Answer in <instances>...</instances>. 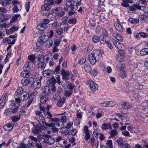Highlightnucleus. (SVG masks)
Here are the masks:
<instances>
[{"instance_id": "nucleus-1", "label": "nucleus", "mask_w": 148, "mask_h": 148, "mask_svg": "<svg viewBox=\"0 0 148 148\" xmlns=\"http://www.w3.org/2000/svg\"><path fill=\"white\" fill-rule=\"evenodd\" d=\"M49 22V20L47 19H42L41 23L38 25L37 26V29L40 30L42 31L43 30L42 29L47 28V25Z\"/></svg>"}, {"instance_id": "nucleus-2", "label": "nucleus", "mask_w": 148, "mask_h": 148, "mask_svg": "<svg viewBox=\"0 0 148 148\" xmlns=\"http://www.w3.org/2000/svg\"><path fill=\"white\" fill-rule=\"evenodd\" d=\"M38 65V67L41 69H44L46 66V63L44 62V57L43 56H41L39 57Z\"/></svg>"}, {"instance_id": "nucleus-3", "label": "nucleus", "mask_w": 148, "mask_h": 148, "mask_svg": "<svg viewBox=\"0 0 148 148\" xmlns=\"http://www.w3.org/2000/svg\"><path fill=\"white\" fill-rule=\"evenodd\" d=\"M103 53V51L102 50H95L93 51V53L91 54H92V55L95 58L99 60Z\"/></svg>"}, {"instance_id": "nucleus-4", "label": "nucleus", "mask_w": 148, "mask_h": 148, "mask_svg": "<svg viewBox=\"0 0 148 148\" xmlns=\"http://www.w3.org/2000/svg\"><path fill=\"white\" fill-rule=\"evenodd\" d=\"M88 83L91 90L93 91H96L98 88V86L91 79L88 80Z\"/></svg>"}, {"instance_id": "nucleus-5", "label": "nucleus", "mask_w": 148, "mask_h": 148, "mask_svg": "<svg viewBox=\"0 0 148 148\" xmlns=\"http://www.w3.org/2000/svg\"><path fill=\"white\" fill-rule=\"evenodd\" d=\"M52 12L53 13L57 14L60 16H62L64 14V12L61 8L60 7L55 8L52 10Z\"/></svg>"}, {"instance_id": "nucleus-6", "label": "nucleus", "mask_w": 148, "mask_h": 148, "mask_svg": "<svg viewBox=\"0 0 148 148\" xmlns=\"http://www.w3.org/2000/svg\"><path fill=\"white\" fill-rule=\"evenodd\" d=\"M83 132L84 134V138L88 141L90 138V132L88 130V127L86 125H85L83 127Z\"/></svg>"}, {"instance_id": "nucleus-7", "label": "nucleus", "mask_w": 148, "mask_h": 148, "mask_svg": "<svg viewBox=\"0 0 148 148\" xmlns=\"http://www.w3.org/2000/svg\"><path fill=\"white\" fill-rule=\"evenodd\" d=\"M120 23L119 19L117 18L116 21H114V26L117 31L120 32H121L123 31V28Z\"/></svg>"}, {"instance_id": "nucleus-8", "label": "nucleus", "mask_w": 148, "mask_h": 148, "mask_svg": "<svg viewBox=\"0 0 148 148\" xmlns=\"http://www.w3.org/2000/svg\"><path fill=\"white\" fill-rule=\"evenodd\" d=\"M36 120L42 127H44L43 126L46 125L47 123L45 122V119H44L43 116H37Z\"/></svg>"}, {"instance_id": "nucleus-9", "label": "nucleus", "mask_w": 148, "mask_h": 148, "mask_svg": "<svg viewBox=\"0 0 148 148\" xmlns=\"http://www.w3.org/2000/svg\"><path fill=\"white\" fill-rule=\"evenodd\" d=\"M121 105L122 108L126 110L131 109L132 107L131 104L127 101L122 102Z\"/></svg>"}, {"instance_id": "nucleus-10", "label": "nucleus", "mask_w": 148, "mask_h": 148, "mask_svg": "<svg viewBox=\"0 0 148 148\" xmlns=\"http://www.w3.org/2000/svg\"><path fill=\"white\" fill-rule=\"evenodd\" d=\"M34 128L32 130V133L35 134H37L38 133H40L43 127H42L41 126L40 127H39L35 124H33Z\"/></svg>"}, {"instance_id": "nucleus-11", "label": "nucleus", "mask_w": 148, "mask_h": 148, "mask_svg": "<svg viewBox=\"0 0 148 148\" xmlns=\"http://www.w3.org/2000/svg\"><path fill=\"white\" fill-rule=\"evenodd\" d=\"M113 42L115 46L119 50L124 49L125 47V46L123 44L113 38Z\"/></svg>"}, {"instance_id": "nucleus-12", "label": "nucleus", "mask_w": 148, "mask_h": 148, "mask_svg": "<svg viewBox=\"0 0 148 148\" xmlns=\"http://www.w3.org/2000/svg\"><path fill=\"white\" fill-rule=\"evenodd\" d=\"M13 124L8 123L4 125L3 127V128L4 130L9 131H10L13 129Z\"/></svg>"}, {"instance_id": "nucleus-13", "label": "nucleus", "mask_w": 148, "mask_h": 148, "mask_svg": "<svg viewBox=\"0 0 148 148\" xmlns=\"http://www.w3.org/2000/svg\"><path fill=\"white\" fill-rule=\"evenodd\" d=\"M31 75V73L29 71L27 70L23 71L21 73V77L24 78L29 77Z\"/></svg>"}, {"instance_id": "nucleus-14", "label": "nucleus", "mask_w": 148, "mask_h": 148, "mask_svg": "<svg viewBox=\"0 0 148 148\" xmlns=\"http://www.w3.org/2000/svg\"><path fill=\"white\" fill-rule=\"evenodd\" d=\"M42 90V93L45 95H48L51 92L50 88L47 86L43 87Z\"/></svg>"}, {"instance_id": "nucleus-15", "label": "nucleus", "mask_w": 148, "mask_h": 148, "mask_svg": "<svg viewBox=\"0 0 148 148\" xmlns=\"http://www.w3.org/2000/svg\"><path fill=\"white\" fill-rule=\"evenodd\" d=\"M122 69L121 68H118V67H117V70L119 71H120L119 73L120 77L122 78L125 79L127 77L126 71L125 70L122 71Z\"/></svg>"}, {"instance_id": "nucleus-16", "label": "nucleus", "mask_w": 148, "mask_h": 148, "mask_svg": "<svg viewBox=\"0 0 148 148\" xmlns=\"http://www.w3.org/2000/svg\"><path fill=\"white\" fill-rule=\"evenodd\" d=\"M88 60L90 63L92 64H94L97 62L99 61L95 58L92 55V54H90L88 55Z\"/></svg>"}, {"instance_id": "nucleus-17", "label": "nucleus", "mask_w": 148, "mask_h": 148, "mask_svg": "<svg viewBox=\"0 0 148 148\" xmlns=\"http://www.w3.org/2000/svg\"><path fill=\"white\" fill-rule=\"evenodd\" d=\"M101 128L103 130H106L109 129H112V127L110 123H104L102 125Z\"/></svg>"}, {"instance_id": "nucleus-18", "label": "nucleus", "mask_w": 148, "mask_h": 148, "mask_svg": "<svg viewBox=\"0 0 148 148\" xmlns=\"http://www.w3.org/2000/svg\"><path fill=\"white\" fill-rule=\"evenodd\" d=\"M56 82V79L53 77L48 80L47 83L49 86H51L54 85Z\"/></svg>"}, {"instance_id": "nucleus-19", "label": "nucleus", "mask_w": 148, "mask_h": 148, "mask_svg": "<svg viewBox=\"0 0 148 148\" xmlns=\"http://www.w3.org/2000/svg\"><path fill=\"white\" fill-rule=\"evenodd\" d=\"M18 29V28L17 27L13 26L10 29V30L6 31V33L8 34H12L14 33L15 31L17 30Z\"/></svg>"}, {"instance_id": "nucleus-20", "label": "nucleus", "mask_w": 148, "mask_h": 148, "mask_svg": "<svg viewBox=\"0 0 148 148\" xmlns=\"http://www.w3.org/2000/svg\"><path fill=\"white\" fill-rule=\"evenodd\" d=\"M15 40H13L11 42V38H7L3 39V42L4 43H8V44H14L15 43Z\"/></svg>"}, {"instance_id": "nucleus-21", "label": "nucleus", "mask_w": 148, "mask_h": 148, "mask_svg": "<svg viewBox=\"0 0 148 148\" xmlns=\"http://www.w3.org/2000/svg\"><path fill=\"white\" fill-rule=\"evenodd\" d=\"M38 142L42 146L46 145L48 142V139H45L43 138H41L39 139Z\"/></svg>"}, {"instance_id": "nucleus-22", "label": "nucleus", "mask_w": 148, "mask_h": 148, "mask_svg": "<svg viewBox=\"0 0 148 148\" xmlns=\"http://www.w3.org/2000/svg\"><path fill=\"white\" fill-rule=\"evenodd\" d=\"M115 141L119 146L122 145L124 143L123 138L121 137L116 138H115Z\"/></svg>"}, {"instance_id": "nucleus-23", "label": "nucleus", "mask_w": 148, "mask_h": 148, "mask_svg": "<svg viewBox=\"0 0 148 148\" xmlns=\"http://www.w3.org/2000/svg\"><path fill=\"white\" fill-rule=\"evenodd\" d=\"M44 3L45 5L41 7V9L42 11L48 10L51 8V4Z\"/></svg>"}, {"instance_id": "nucleus-24", "label": "nucleus", "mask_w": 148, "mask_h": 148, "mask_svg": "<svg viewBox=\"0 0 148 148\" xmlns=\"http://www.w3.org/2000/svg\"><path fill=\"white\" fill-rule=\"evenodd\" d=\"M30 79H33L30 78L27 79H22L21 81V83L23 86H26L29 83V81Z\"/></svg>"}, {"instance_id": "nucleus-25", "label": "nucleus", "mask_w": 148, "mask_h": 148, "mask_svg": "<svg viewBox=\"0 0 148 148\" xmlns=\"http://www.w3.org/2000/svg\"><path fill=\"white\" fill-rule=\"evenodd\" d=\"M84 69L85 71L88 73H90L91 72V68L90 64H86L84 66Z\"/></svg>"}, {"instance_id": "nucleus-26", "label": "nucleus", "mask_w": 148, "mask_h": 148, "mask_svg": "<svg viewBox=\"0 0 148 148\" xmlns=\"http://www.w3.org/2000/svg\"><path fill=\"white\" fill-rule=\"evenodd\" d=\"M142 56H145L148 54V48H146L142 49L140 52Z\"/></svg>"}, {"instance_id": "nucleus-27", "label": "nucleus", "mask_w": 148, "mask_h": 148, "mask_svg": "<svg viewBox=\"0 0 148 148\" xmlns=\"http://www.w3.org/2000/svg\"><path fill=\"white\" fill-rule=\"evenodd\" d=\"M65 99L64 98H60L57 103V105L60 107H62L64 104Z\"/></svg>"}, {"instance_id": "nucleus-28", "label": "nucleus", "mask_w": 148, "mask_h": 148, "mask_svg": "<svg viewBox=\"0 0 148 148\" xmlns=\"http://www.w3.org/2000/svg\"><path fill=\"white\" fill-rule=\"evenodd\" d=\"M16 102L14 103H11V106H14V107H18L19 106V103L20 102V99L19 98L15 99Z\"/></svg>"}, {"instance_id": "nucleus-29", "label": "nucleus", "mask_w": 148, "mask_h": 148, "mask_svg": "<svg viewBox=\"0 0 148 148\" xmlns=\"http://www.w3.org/2000/svg\"><path fill=\"white\" fill-rule=\"evenodd\" d=\"M137 4L140 5L142 7H143L147 5L146 2L143 0H140L138 1Z\"/></svg>"}, {"instance_id": "nucleus-30", "label": "nucleus", "mask_w": 148, "mask_h": 148, "mask_svg": "<svg viewBox=\"0 0 148 148\" xmlns=\"http://www.w3.org/2000/svg\"><path fill=\"white\" fill-rule=\"evenodd\" d=\"M51 74V71L50 70H45L43 72V75L45 77H47L48 76H49Z\"/></svg>"}, {"instance_id": "nucleus-31", "label": "nucleus", "mask_w": 148, "mask_h": 148, "mask_svg": "<svg viewBox=\"0 0 148 148\" xmlns=\"http://www.w3.org/2000/svg\"><path fill=\"white\" fill-rule=\"evenodd\" d=\"M116 59L118 61L123 62L124 60V56L121 54H119L116 56Z\"/></svg>"}, {"instance_id": "nucleus-32", "label": "nucleus", "mask_w": 148, "mask_h": 148, "mask_svg": "<svg viewBox=\"0 0 148 148\" xmlns=\"http://www.w3.org/2000/svg\"><path fill=\"white\" fill-rule=\"evenodd\" d=\"M48 97L46 96H43L40 98V102L42 103H45L47 100Z\"/></svg>"}, {"instance_id": "nucleus-33", "label": "nucleus", "mask_w": 148, "mask_h": 148, "mask_svg": "<svg viewBox=\"0 0 148 148\" xmlns=\"http://www.w3.org/2000/svg\"><path fill=\"white\" fill-rule=\"evenodd\" d=\"M129 22L132 24L138 23H139V19L138 18L135 19L132 18H130L129 19Z\"/></svg>"}, {"instance_id": "nucleus-34", "label": "nucleus", "mask_w": 148, "mask_h": 148, "mask_svg": "<svg viewBox=\"0 0 148 148\" xmlns=\"http://www.w3.org/2000/svg\"><path fill=\"white\" fill-rule=\"evenodd\" d=\"M45 45L48 48L51 47L53 44V41L51 39H49Z\"/></svg>"}, {"instance_id": "nucleus-35", "label": "nucleus", "mask_w": 148, "mask_h": 148, "mask_svg": "<svg viewBox=\"0 0 148 148\" xmlns=\"http://www.w3.org/2000/svg\"><path fill=\"white\" fill-rule=\"evenodd\" d=\"M40 110L42 111L44 114H45V112H46L48 110H49V108L47 107H46L45 106L44 107L43 106H42L41 104H40Z\"/></svg>"}, {"instance_id": "nucleus-36", "label": "nucleus", "mask_w": 148, "mask_h": 148, "mask_svg": "<svg viewBox=\"0 0 148 148\" xmlns=\"http://www.w3.org/2000/svg\"><path fill=\"white\" fill-rule=\"evenodd\" d=\"M25 92H23V89L22 87H19L18 88L16 92L17 95H22Z\"/></svg>"}, {"instance_id": "nucleus-37", "label": "nucleus", "mask_w": 148, "mask_h": 148, "mask_svg": "<svg viewBox=\"0 0 148 148\" xmlns=\"http://www.w3.org/2000/svg\"><path fill=\"white\" fill-rule=\"evenodd\" d=\"M49 39V36L46 35L42 36V38L40 40H41L42 42L44 43L47 42Z\"/></svg>"}, {"instance_id": "nucleus-38", "label": "nucleus", "mask_w": 148, "mask_h": 148, "mask_svg": "<svg viewBox=\"0 0 148 148\" xmlns=\"http://www.w3.org/2000/svg\"><path fill=\"white\" fill-rule=\"evenodd\" d=\"M20 14H16L14 15L12 19L11 20V22L14 23L16 22L18 18L20 16Z\"/></svg>"}, {"instance_id": "nucleus-39", "label": "nucleus", "mask_w": 148, "mask_h": 148, "mask_svg": "<svg viewBox=\"0 0 148 148\" xmlns=\"http://www.w3.org/2000/svg\"><path fill=\"white\" fill-rule=\"evenodd\" d=\"M32 66V63L29 61H28L25 65L24 67L25 68L27 69H29Z\"/></svg>"}, {"instance_id": "nucleus-40", "label": "nucleus", "mask_w": 148, "mask_h": 148, "mask_svg": "<svg viewBox=\"0 0 148 148\" xmlns=\"http://www.w3.org/2000/svg\"><path fill=\"white\" fill-rule=\"evenodd\" d=\"M92 41L94 43H97L100 40L99 37L97 36H94L92 38Z\"/></svg>"}, {"instance_id": "nucleus-41", "label": "nucleus", "mask_w": 148, "mask_h": 148, "mask_svg": "<svg viewBox=\"0 0 148 148\" xmlns=\"http://www.w3.org/2000/svg\"><path fill=\"white\" fill-rule=\"evenodd\" d=\"M74 2L73 1H68L66 3V6L67 7H71V9L72 10V8L73 7Z\"/></svg>"}, {"instance_id": "nucleus-42", "label": "nucleus", "mask_w": 148, "mask_h": 148, "mask_svg": "<svg viewBox=\"0 0 148 148\" xmlns=\"http://www.w3.org/2000/svg\"><path fill=\"white\" fill-rule=\"evenodd\" d=\"M63 140V139L62 137L61 136H58L56 138V141L60 145H62V143Z\"/></svg>"}, {"instance_id": "nucleus-43", "label": "nucleus", "mask_w": 148, "mask_h": 148, "mask_svg": "<svg viewBox=\"0 0 148 148\" xmlns=\"http://www.w3.org/2000/svg\"><path fill=\"white\" fill-rule=\"evenodd\" d=\"M23 94V96L21 95L22 98V97H23V98L22 99L23 100H26L29 97V94L27 92H24Z\"/></svg>"}, {"instance_id": "nucleus-44", "label": "nucleus", "mask_w": 148, "mask_h": 148, "mask_svg": "<svg viewBox=\"0 0 148 148\" xmlns=\"http://www.w3.org/2000/svg\"><path fill=\"white\" fill-rule=\"evenodd\" d=\"M60 26V25L59 23L57 22H54L52 25V27L54 29H56Z\"/></svg>"}, {"instance_id": "nucleus-45", "label": "nucleus", "mask_w": 148, "mask_h": 148, "mask_svg": "<svg viewBox=\"0 0 148 148\" xmlns=\"http://www.w3.org/2000/svg\"><path fill=\"white\" fill-rule=\"evenodd\" d=\"M28 59L32 62H34L36 58V56L34 55H29L28 57Z\"/></svg>"}, {"instance_id": "nucleus-46", "label": "nucleus", "mask_w": 148, "mask_h": 148, "mask_svg": "<svg viewBox=\"0 0 148 148\" xmlns=\"http://www.w3.org/2000/svg\"><path fill=\"white\" fill-rule=\"evenodd\" d=\"M108 107H113L116 104V102L114 101H108Z\"/></svg>"}, {"instance_id": "nucleus-47", "label": "nucleus", "mask_w": 148, "mask_h": 148, "mask_svg": "<svg viewBox=\"0 0 148 148\" xmlns=\"http://www.w3.org/2000/svg\"><path fill=\"white\" fill-rule=\"evenodd\" d=\"M80 2H77V3L75 5H74L73 6V7L72 8V10L73 11H75V10H76L78 7H77L78 6H80L81 5V3L80 2Z\"/></svg>"}, {"instance_id": "nucleus-48", "label": "nucleus", "mask_w": 148, "mask_h": 148, "mask_svg": "<svg viewBox=\"0 0 148 148\" xmlns=\"http://www.w3.org/2000/svg\"><path fill=\"white\" fill-rule=\"evenodd\" d=\"M118 134L117 131L115 130H112L110 132V136L112 137H114L117 135Z\"/></svg>"}, {"instance_id": "nucleus-49", "label": "nucleus", "mask_w": 148, "mask_h": 148, "mask_svg": "<svg viewBox=\"0 0 148 148\" xmlns=\"http://www.w3.org/2000/svg\"><path fill=\"white\" fill-rule=\"evenodd\" d=\"M61 74L62 76H68L70 75V73L69 72L62 69Z\"/></svg>"}, {"instance_id": "nucleus-50", "label": "nucleus", "mask_w": 148, "mask_h": 148, "mask_svg": "<svg viewBox=\"0 0 148 148\" xmlns=\"http://www.w3.org/2000/svg\"><path fill=\"white\" fill-rule=\"evenodd\" d=\"M68 23L70 24H75L76 23V20L74 18H71L69 19L68 21Z\"/></svg>"}, {"instance_id": "nucleus-51", "label": "nucleus", "mask_w": 148, "mask_h": 148, "mask_svg": "<svg viewBox=\"0 0 148 148\" xmlns=\"http://www.w3.org/2000/svg\"><path fill=\"white\" fill-rule=\"evenodd\" d=\"M60 66H57L55 68V69L54 70V73L55 74H58L59 73L60 71Z\"/></svg>"}, {"instance_id": "nucleus-52", "label": "nucleus", "mask_w": 148, "mask_h": 148, "mask_svg": "<svg viewBox=\"0 0 148 148\" xmlns=\"http://www.w3.org/2000/svg\"><path fill=\"white\" fill-rule=\"evenodd\" d=\"M72 91L65 90L64 91V95L66 97H70L73 93Z\"/></svg>"}, {"instance_id": "nucleus-53", "label": "nucleus", "mask_w": 148, "mask_h": 148, "mask_svg": "<svg viewBox=\"0 0 148 148\" xmlns=\"http://www.w3.org/2000/svg\"><path fill=\"white\" fill-rule=\"evenodd\" d=\"M106 145L108 146L107 147L109 148H112L113 147L112 141V140H109L107 141Z\"/></svg>"}, {"instance_id": "nucleus-54", "label": "nucleus", "mask_w": 148, "mask_h": 148, "mask_svg": "<svg viewBox=\"0 0 148 148\" xmlns=\"http://www.w3.org/2000/svg\"><path fill=\"white\" fill-rule=\"evenodd\" d=\"M59 120L61 122L65 123L66 121V117L65 116H61Z\"/></svg>"}, {"instance_id": "nucleus-55", "label": "nucleus", "mask_w": 148, "mask_h": 148, "mask_svg": "<svg viewBox=\"0 0 148 148\" xmlns=\"http://www.w3.org/2000/svg\"><path fill=\"white\" fill-rule=\"evenodd\" d=\"M30 3V2H26L25 3V8L27 12H28L29 11Z\"/></svg>"}, {"instance_id": "nucleus-56", "label": "nucleus", "mask_w": 148, "mask_h": 148, "mask_svg": "<svg viewBox=\"0 0 148 148\" xmlns=\"http://www.w3.org/2000/svg\"><path fill=\"white\" fill-rule=\"evenodd\" d=\"M86 61V58L84 57L82 58L78 61V63L80 64H84Z\"/></svg>"}, {"instance_id": "nucleus-57", "label": "nucleus", "mask_w": 148, "mask_h": 148, "mask_svg": "<svg viewBox=\"0 0 148 148\" xmlns=\"http://www.w3.org/2000/svg\"><path fill=\"white\" fill-rule=\"evenodd\" d=\"M67 87L70 91H72L73 88L75 87V86L72 83H70L68 85Z\"/></svg>"}, {"instance_id": "nucleus-58", "label": "nucleus", "mask_w": 148, "mask_h": 148, "mask_svg": "<svg viewBox=\"0 0 148 148\" xmlns=\"http://www.w3.org/2000/svg\"><path fill=\"white\" fill-rule=\"evenodd\" d=\"M121 133L125 137L128 136L130 135L129 132L127 130H125L122 132Z\"/></svg>"}, {"instance_id": "nucleus-59", "label": "nucleus", "mask_w": 148, "mask_h": 148, "mask_svg": "<svg viewBox=\"0 0 148 148\" xmlns=\"http://www.w3.org/2000/svg\"><path fill=\"white\" fill-rule=\"evenodd\" d=\"M27 145L24 143H21L17 148H27Z\"/></svg>"}, {"instance_id": "nucleus-60", "label": "nucleus", "mask_w": 148, "mask_h": 148, "mask_svg": "<svg viewBox=\"0 0 148 148\" xmlns=\"http://www.w3.org/2000/svg\"><path fill=\"white\" fill-rule=\"evenodd\" d=\"M12 110L10 108L6 109L5 111L4 114L6 115H9L10 114Z\"/></svg>"}, {"instance_id": "nucleus-61", "label": "nucleus", "mask_w": 148, "mask_h": 148, "mask_svg": "<svg viewBox=\"0 0 148 148\" xmlns=\"http://www.w3.org/2000/svg\"><path fill=\"white\" fill-rule=\"evenodd\" d=\"M108 101H105L101 103L100 105L101 106L103 107H108Z\"/></svg>"}, {"instance_id": "nucleus-62", "label": "nucleus", "mask_w": 148, "mask_h": 148, "mask_svg": "<svg viewBox=\"0 0 148 148\" xmlns=\"http://www.w3.org/2000/svg\"><path fill=\"white\" fill-rule=\"evenodd\" d=\"M20 119L18 116H14L11 119L13 122H15L19 120Z\"/></svg>"}, {"instance_id": "nucleus-63", "label": "nucleus", "mask_w": 148, "mask_h": 148, "mask_svg": "<svg viewBox=\"0 0 148 148\" xmlns=\"http://www.w3.org/2000/svg\"><path fill=\"white\" fill-rule=\"evenodd\" d=\"M48 17L51 20H53L55 19V15L52 13L49 14L48 15Z\"/></svg>"}, {"instance_id": "nucleus-64", "label": "nucleus", "mask_w": 148, "mask_h": 148, "mask_svg": "<svg viewBox=\"0 0 148 148\" xmlns=\"http://www.w3.org/2000/svg\"><path fill=\"white\" fill-rule=\"evenodd\" d=\"M122 148H131L130 145L128 143H125L122 145Z\"/></svg>"}]
</instances>
